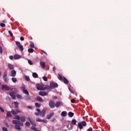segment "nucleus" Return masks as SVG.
Segmentation results:
<instances>
[{"instance_id":"nucleus-55","label":"nucleus","mask_w":131,"mask_h":131,"mask_svg":"<svg viewBox=\"0 0 131 131\" xmlns=\"http://www.w3.org/2000/svg\"><path fill=\"white\" fill-rule=\"evenodd\" d=\"M34 115H36V116H39V113H36L35 112L34 113Z\"/></svg>"},{"instance_id":"nucleus-25","label":"nucleus","mask_w":131,"mask_h":131,"mask_svg":"<svg viewBox=\"0 0 131 131\" xmlns=\"http://www.w3.org/2000/svg\"><path fill=\"white\" fill-rule=\"evenodd\" d=\"M32 76H33V77H34V78H38V75H37V73H33Z\"/></svg>"},{"instance_id":"nucleus-14","label":"nucleus","mask_w":131,"mask_h":131,"mask_svg":"<svg viewBox=\"0 0 131 131\" xmlns=\"http://www.w3.org/2000/svg\"><path fill=\"white\" fill-rule=\"evenodd\" d=\"M54 116V113H50L49 114L47 115V119H51Z\"/></svg>"},{"instance_id":"nucleus-44","label":"nucleus","mask_w":131,"mask_h":131,"mask_svg":"<svg viewBox=\"0 0 131 131\" xmlns=\"http://www.w3.org/2000/svg\"><path fill=\"white\" fill-rule=\"evenodd\" d=\"M43 80L44 81H48V78L46 76L43 77Z\"/></svg>"},{"instance_id":"nucleus-5","label":"nucleus","mask_w":131,"mask_h":131,"mask_svg":"<svg viewBox=\"0 0 131 131\" xmlns=\"http://www.w3.org/2000/svg\"><path fill=\"white\" fill-rule=\"evenodd\" d=\"M49 105L50 108H51L52 109H54V108H55V102L53 101H50L49 102Z\"/></svg>"},{"instance_id":"nucleus-30","label":"nucleus","mask_w":131,"mask_h":131,"mask_svg":"<svg viewBox=\"0 0 131 131\" xmlns=\"http://www.w3.org/2000/svg\"><path fill=\"white\" fill-rule=\"evenodd\" d=\"M30 97H29V95H28V96H26L25 97V100L26 101H29L30 100Z\"/></svg>"},{"instance_id":"nucleus-52","label":"nucleus","mask_w":131,"mask_h":131,"mask_svg":"<svg viewBox=\"0 0 131 131\" xmlns=\"http://www.w3.org/2000/svg\"><path fill=\"white\" fill-rule=\"evenodd\" d=\"M0 110H1V112H3V113L5 112V110H4V108L1 107V106H0Z\"/></svg>"},{"instance_id":"nucleus-15","label":"nucleus","mask_w":131,"mask_h":131,"mask_svg":"<svg viewBox=\"0 0 131 131\" xmlns=\"http://www.w3.org/2000/svg\"><path fill=\"white\" fill-rule=\"evenodd\" d=\"M13 58L15 60H18L19 59H21V55L15 54L14 55Z\"/></svg>"},{"instance_id":"nucleus-7","label":"nucleus","mask_w":131,"mask_h":131,"mask_svg":"<svg viewBox=\"0 0 131 131\" xmlns=\"http://www.w3.org/2000/svg\"><path fill=\"white\" fill-rule=\"evenodd\" d=\"M11 113H12L14 116H16L18 113H20V111L18 110H16V111L14 110H11Z\"/></svg>"},{"instance_id":"nucleus-62","label":"nucleus","mask_w":131,"mask_h":131,"mask_svg":"<svg viewBox=\"0 0 131 131\" xmlns=\"http://www.w3.org/2000/svg\"><path fill=\"white\" fill-rule=\"evenodd\" d=\"M56 120V118H53V119H52V120H51V121L52 122H54V121H55Z\"/></svg>"},{"instance_id":"nucleus-19","label":"nucleus","mask_w":131,"mask_h":131,"mask_svg":"<svg viewBox=\"0 0 131 131\" xmlns=\"http://www.w3.org/2000/svg\"><path fill=\"white\" fill-rule=\"evenodd\" d=\"M20 120L21 121V122H25V121H26V118H25V116H21L20 117Z\"/></svg>"},{"instance_id":"nucleus-35","label":"nucleus","mask_w":131,"mask_h":131,"mask_svg":"<svg viewBox=\"0 0 131 131\" xmlns=\"http://www.w3.org/2000/svg\"><path fill=\"white\" fill-rule=\"evenodd\" d=\"M35 106H36V107L37 108H40V104L39 103H37V102H36L35 103Z\"/></svg>"},{"instance_id":"nucleus-46","label":"nucleus","mask_w":131,"mask_h":131,"mask_svg":"<svg viewBox=\"0 0 131 131\" xmlns=\"http://www.w3.org/2000/svg\"><path fill=\"white\" fill-rule=\"evenodd\" d=\"M41 122H43L44 123H47L48 122V121H47L46 119L41 120Z\"/></svg>"},{"instance_id":"nucleus-22","label":"nucleus","mask_w":131,"mask_h":131,"mask_svg":"<svg viewBox=\"0 0 131 131\" xmlns=\"http://www.w3.org/2000/svg\"><path fill=\"white\" fill-rule=\"evenodd\" d=\"M6 117L9 118V117H12V114H11V112L9 111L6 113Z\"/></svg>"},{"instance_id":"nucleus-48","label":"nucleus","mask_w":131,"mask_h":131,"mask_svg":"<svg viewBox=\"0 0 131 131\" xmlns=\"http://www.w3.org/2000/svg\"><path fill=\"white\" fill-rule=\"evenodd\" d=\"M16 97H17L18 98V99H22V96L21 95L17 94L16 95Z\"/></svg>"},{"instance_id":"nucleus-41","label":"nucleus","mask_w":131,"mask_h":131,"mask_svg":"<svg viewBox=\"0 0 131 131\" xmlns=\"http://www.w3.org/2000/svg\"><path fill=\"white\" fill-rule=\"evenodd\" d=\"M26 126H30V123L29 122H26L25 123Z\"/></svg>"},{"instance_id":"nucleus-4","label":"nucleus","mask_w":131,"mask_h":131,"mask_svg":"<svg viewBox=\"0 0 131 131\" xmlns=\"http://www.w3.org/2000/svg\"><path fill=\"white\" fill-rule=\"evenodd\" d=\"M15 43L18 47V49L20 50V52H23L24 48H23V46L21 45V43L19 41H16Z\"/></svg>"},{"instance_id":"nucleus-58","label":"nucleus","mask_w":131,"mask_h":131,"mask_svg":"<svg viewBox=\"0 0 131 131\" xmlns=\"http://www.w3.org/2000/svg\"><path fill=\"white\" fill-rule=\"evenodd\" d=\"M20 40H21V41H23V40H24V37H20Z\"/></svg>"},{"instance_id":"nucleus-38","label":"nucleus","mask_w":131,"mask_h":131,"mask_svg":"<svg viewBox=\"0 0 131 131\" xmlns=\"http://www.w3.org/2000/svg\"><path fill=\"white\" fill-rule=\"evenodd\" d=\"M15 116L14 119H17V120H20V116Z\"/></svg>"},{"instance_id":"nucleus-6","label":"nucleus","mask_w":131,"mask_h":131,"mask_svg":"<svg viewBox=\"0 0 131 131\" xmlns=\"http://www.w3.org/2000/svg\"><path fill=\"white\" fill-rule=\"evenodd\" d=\"M2 90L3 91H10V87L8 85L3 84L2 85Z\"/></svg>"},{"instance_id":"nucleus-8","label":"nucleus","mask_w":131,"mask_h":131,"mask_svg":"<svg viewBox=\"0 0 131 131\" xmlns=\"http://www.w3.org/2000/svg\"><path fill=\"white\" fill-rule=\"evenodd\" d=\"M15 94H17V92H13L9 93V95L12 98V99H13L14 100L16 99V95H15Z\"/></svg>"},{"instance_id":"nucleus-37","label":"nucleus","mask_w":131,"mask_h":131,"mask_svg":"<svg viewBox=\"0 0 131 131\" xmlns=\"http://www.w3.org/2000/svg\"><path fill=\"white\" fill-rule=\"evenodd\" d=\"M14 105L15 106L16 108H18V105H19V103L18 102H14Z\"/></svg>"},{"instance_id":"nucleus-10","label":"nucleus","mask_w":131,"mask_h":131,"mask_svg":"<svg viewBox=\"0 0 131 131\" xmlns=\"http://www.w3.org/2000/svg\"><path fill=\"white\" fill-rule=\"evenodd\" d=\"M39 95L42 96V97H45V96H48V93L45 91H40L39 92Z\"/></svg>"},{"instance_id":"nucleus-40","label":"nucleus","mask_w":131,"mask_h":131,"mask_svg":"<svg viewBox=\"0 0 131 131\" xmlns=\"http://www.w3.org/2000/svg\"><path fill=\"white\" fill-rule=\"evenodd\" d=\"M25 79L27 81H29V80H30V78L28 76H25Z\"/></svg>"},{"instance_id":"nucleus-20","label":"nucleus","mask_w":131,"mask_h":131,"mask_svg":"<svg viewBox=\"0 0 131 131\" xmlns=\"http://www.w3.org/2000/svg\"><path fill=\"white\" fill-rule=\"evenodd\" d=\"M12 123L13 124L18 125L20 123V121L16 120H13Z\"/></svg>"},{"instance_id":"nucleus-50","label":"nucleus","mask_w":131,"mask_h":131,"mask_svg":"<svg viewBox=\"0 0 131 131\" xmlns=\"http://www.w3.org/2000/svg\"><path fill=\"white\" fill-rule=\"evenodd\" d=\"M8 33L9 34V35H10V36H13V33H12V32L11 31H8Z\"/></svg>"},{"instance_id":"nucleus-45","label":"nucleus","mask_w":131,"mask_h":131,"mask_svg":"<svg viewBox=\"0 0 131 131\" xmlns=\"http://www.w3.org/2000/svg\"><path fill=\"white\" fill-rule=\"evenodd\" d=\"M0 26L1 27H6V24H5L4 23H1V24H0Z\"/></svg>"},{"instance_id":"nucleus-59","label":"nucleus","mask_w":131,"mask_h":131,"mask_svg":"<svg viewBox=\"0 0 131 131\" xmlns=\"http://www.w3.org/2000/svg\"><path fill=\"white\" fill-rule=\"evenodd\" d=\"M19 125H20L21 126H24L23 123H22V122H19Z\"/></svg>"},{"instance_id":"nucleus-9","label":"nucleus","mask_w":131,"mask_h":131,"mask_svg":"<svg viewBox=\"0 0 131 131\" xmlns=\"http://www.w3.org/2000/svg\"><path fill=\"white\" fill-rule=\"evenodd\" d=\"M50 85L52 88H58V83L55 82H51Z\"/></svg>"},{"instance_id":"nucleus-64","label":"nucleus","mask_w":131,"mask_h":131,"mask_svg":"<svg viewBox=\"0 0 131 131\" xmlns=\"http://www.w3.org/2000/svg\"><path fill=\"white\" fill-rule=\"evenodd\" d=\"M27 108H28V109H32V107H31V106H28Z\"/></svg>"},{"instance_id":"nucleus-1","label":"nucleus","mask_w":131,"mask_h":131,"mask_svg":"<svg viewBox=\"0 0 131 131\" xmlns=\"http://www.w3.org/2000/svg\"><path fill=\"white\" fill-rule=\"evenodd\" d=\"M3 78L5 82H9V78H8V72L7 71L3 73Z\"/></svg>"},{"instance_id":"nucleus-31","label":"nucleus","mask_w":131,"mask_h":131,"mask_svg":"<svg viewBox=\"0 0 131 131\" xmlns=\"http://www.w3.org/2000/svg\"><path fill=\"white\" fill-rule=\"evenodd\" d=\"M34 50L32 48H30L28 50V53H30V54L33 53Z\"/></svg>"},{"instance_id":"nucleus-53","label":"nucleus","mask_w":131,"mask_h":131,"mask_svg":"<svg viewBox=\"0 0 131 131\" xmlns=\"http://www.w3.org/2000/svg\"><path fill=\"white\" fill-rule=\"evenodd\" d=\"M0 54H3V48L0 46Z\"/></svg>"},{"instance_id":"nucleus-11","label":"nucleus","mask_w":131,"mask_h":131,"mask_svg":"<svg viewBox=\"0 0 131 131\" xmlns=\"http://www.w3.org/2000/svg\"><path fill=\"white\" fill-rule=\"evenodd\" d=\"M28 119H29L30 122L31 123V124H32V125H33V126H36V124L34 122V121L33 120H31L30 117H29Z\"/></svg>"},{"instance_id":"nucleus-21","label":"nucleus","mask_w":131,"mask_h":131,"mask_svg":"<svg viewBox=\"0 0 131 131\" xmlns=\"http://www.w3.org/2000/svg\"><path fill=\"white\" fill-rule=\"evenodd\" d=\"M8 67L10 70H13L14 69V66L11 63H8Z\"/></svg>"},{"instance_id":"nucleus-61","label":"nucleus","mask_w":131,"mask_h":131,"mask_svg":"<svg viewBox=\"0 0 131 131\" xmlns=\"http://www.w3.org/2000/svg\"><path fill=\"white\" fill-rule=\"evenodd\" d=\"M5 124L6 126H7V127H9V124H8V123L6 122V123H5Z\"/></svg>"},{"instance_id":"nucleus-33","label":"nucleus","mask_w":131,"mask_h":131,"mask_svg":"<svg viewBox=\"0 0 131 131\" xmlns=\"http://www.w3.org/2000/svg\"><path fill=\"white\" fill-rule=\"evenodd\" d=\"M76 122L77 121H76V120L75 119H73L71 121V123L74 125H75V124H76Z\"/></svg>"},{"instance_id":"nucleus-47","label":"nucleus","mask_w":131,"mask_h":131,"mask_svg":"<svg viewBox=\"0 0 131 131\" xmlns=\"http://www.w3.org/2000/svg\"><path fill=\"white\" fill-rule=\"evenodd\" d=\"M28 63H29L30 65H33V63H32V61H31L30 60H28Z\"/></svg>"},{"instance_id":"nucleus-49","label":"nucleus","mask_w":131,"mask_h":131,"mask_svg":"<svg viewBox=\"0 0 131 131\" xmlns=\"http://www.w3.org/2000/svg\"><path fill=\"white\" fill-rule=\"evenodd\" d=\"M2 130H3V131H8V128H7L6 127H3Z\"/></svg>"},{"instance_id":"nucleus-63","label":"nucleus","mask_w":131,"mask_h":131,"mask_svg":"<svg viewBox=\"0 0 131 131\" xmlns=\"http://www.w3.org/2000/svg\"><path fill=\"white\" fill-rule=\"evenodd\" d=\"M88 131H93V129L92 128H90L88 129Z\"/></svg>"},{"instance_id":"nucleus-27","label":"nucleus","mask_w":131,"mask_h":131,"mask_svg":"<svg viewBox=\"0 0 131 131\" xmlns=\"http://www.w3.org/2000/svg\"><path fill=\"white\" fill-rule=\"evenodd\" d=\"M68 116H69V117H73V116H74V113L70 112L68 113Z\"/></svg>"},{"instance_id":"nucleus-43","label":"nucleus","mask_w":131,"mask_h":131,"mask_svg":"<svg viewBox=\"0 0 131 131\" xmlns=\"http://www.w3.org/2000/svg\"><path fill=\"white\" fill-rule=\"evenodd\" d=\"M36 121H37L38 122H41V119L39 118H37L36 119Z\"/></svg>"},{"instance_id":"nucleus-3","label":"nucleus","mask_w":131,"mask_h":131,"mask_svg":"<svg viewBox=\"0 0 131 131\" xmlns=\"http://www.w3.org/2000/svg\"><path fill=\"white\" fill-rule=\"evenodd\" d=\"M78 126L80 129H82V128H83V126H86V122L83 121L81 123H78Z\"/></svg>"},{"instance_id":"nucleus-26","label":"nucleus","mask_w":131,"mask_h":131,"mask_svg":"<svg viewBox=\"0 0 131 131\" xmlns=\"http://www.w3.org/2000/svg\"><path fill=\"white\" fill-rule=\"evenodd\" d=\"M67 115V112H66V111H63L61 113V115L63 117H65V116H66Z\"/></svg>"},{"instance_id":"nucleus-29","label":"nucleus","mask_w":131,"mask_h":131,"mask_svg":"<svg viewBox=\"0 0 131 131\" xmlns=\"http://www.w3.org/2000/svg\"><path fill=\"white\" fill-rule=\"evenodd\" d=\"M57 77H58V79H59V80H61V81L63 80V77L59 74H58Z\"/></svg>"},{"instance_id":"nucleus-34","label":"nucleus","mask_w":131,"mask_h":131,"mask_svg":"<svg viewBox=\"0 0 131 131\" xmlns=\"http://www.w3.org/2000/svg\"><path fill=\"white\" fill-rule=\"evenodd\" d=\"M30 48H34V43L32 41L30 42Z\"/></svg>"},{"instance_id":"nucleus-36","label":"nucleus","mask_w":131,"mask_h":131,"mask_svg":"<svg viewBox=\"0 0 131 131\" xmlns=\"http://www.w3.org/2000/svg\"><path fill=\"white\" fill-rule=\"evenodd\" d=\"M11 80L13 82H17V78H15V77H12L11 79Z\"/></svg>"},{"instance_id":"nucleus-51","label":"nucleus","mask_w":131,"mask_h":131,"mask_svg":"<svg viewBox=\"0 0 131 131\" xmlns=\"http://www.w3.org/2000/svg\"><path fill=\"white\" fill-rule=\"evenodd\" d=\"M71 103H75V99H72L71 100Z\"/></svg>"},{"instance_id":"nucleus-18","label":"nucleus","mask_w":131,"mask_h":131,"mask_svg":"<svg viewBox=\"0 0 131 131\" xmlns=\"http://www.w3.org/2000/svg\"><path fill=\"white\" fill-rule=\"evenodd\" d=\"M40 65L41 66L43 69H44V68H46V62L43 61H40Z\"/></svg>"},{"instance_id":"nucleus-32","label":"nucleus","mask_w":131,"mask_h":131,"mask_svg":"<svg viewBox=\"0 0 131 131\" xmlns=\"http://www.w3.org/2000/svg\"><path fill=\"white\" fill-rule=\"evenodd\" d=\"M23 93L24 94H26V95H27L28 96H29V93L28 92V91H27V90H23Z\"/></svg>"},{"instance_id":"nucleus-54","label":"nucleus","mask_w":131,"mask_h":131,"mask_svg":"<svg viewBox=\"0 0 131 131\" xmlns=\"http://www.w3.org/2000/svg\"><path fill=\"white\" fill-rule=\"evenodd\" d=\"M36 111L38 112V113H40L41 111H40V110L39 108H36Z\"/></svg>"},{"instance_id":"nucleus-17","label":"nucleus","mask_w":131,"mask_h":131,"mask_svg":"<svg viewBox=\"0 0 131 131\" xmlns=\"http://www.w3.org/2000/svg\"><path fill=\"white\" fill-rule=\"evenodd\" d=\"M63 82H64L65 84H68V83H69V81L65 77H63Z\"/></svg>"},{"instance_id":"nucleus-57","label":"nucleus","mask_w":131,"mask_h":131,"mask_svg":"<svg viewBox=\"0 0 131 131\" xmlns=\"http://www.w3.org/2000/svg\"><path fill=\"white\" fill-rule=\"evenodd\" d=\"M9 58L10 60H13V59H14V57L13 56H10Z\"/></svg>"},{"instance_id":"nucleus-60","label":"nucleus","mask_w":131,"mask_h":131,"mask_svg":"<svg viewBox=\"0 0 131 131\" xmlns=\"http://www.w3.org/2000/svg\"><path fill=\"white\" fill-rule=\"evenodd\" d=\"M52 70H53V71H54L55 72L56 71V67H53Z\"/></svg>"},{"instance_id":"nucleus-16","label":"nucleus","mask_w":131,"mask_h":131,"mask_svg":"<svg viewBox=\"0 0 131 131\" xmlns=\"http://www.w3.org/2000/svg\"><path fill=\"white\" fill-rule=\"evenodd\" d=\"M16 71L15 70L11 71V76H12V77H15V76H16Z\"/></svg>"},{"instance_id":"nucleus-2","label":"nucleus","mask_w":131,"mask_h":131,"mask_svg":"<svg viewBox=\"0 0 131 131\" xmlns=\"http://www.w3.org/2000/svg\"><path fill=\"white\" fill-rule=\"evenodd\" d=\"M36 86L38 91H46V88H45V85L36 84Z\"/></svg>"},{"instance_id":"nucleus-42","label":"nucleus","mask_w":131,"mask_h":131,"mask_svg":"<svg viewBox=\"0 0 131 131\" xmlns=\"http://www.w3.org/2000/svg\"><path fill=\"white\" fill-rule=\"evenodd\" d=\"M45 90H51V89H52V88H51V86H46L45 87Z\"/></svg>"},{"instance_id":"nucleus-23","label":"nucleus","mask_w":131,"mask_h":131,"mask_svg":"<svg viewBox=\"0 0 131 131\" xmlns=\"http://www.w3.org/2000/svg\"><path fill=\"white\" fill-rule=\"evenodd\" d=\"M60 105H61V101H57L55 103V107H56V108H58V107H60Z\"/></svg>"},{"instance_id":"nucleus-13","label":"nucleus","mask_w":131,"mask_h":131,"mask_svg":"<svg viewBox=\"0 0 131 131\" xmlns=\"http://www.w3.org/2000/svg\"><path fill=\"white\" fill-rule=\"evenodd\" d=\"M37 101H38L39 102H40L41 103H43L45 102V100L42 99V98L40 97V96H37L36 98Z\"/></svg>"},{"instance_id":"nucleus-56","label":"nucleus","mask_w":131,"mask_h":131,"mask_svg":"<svg viewBox=\"0 0 131 131\" xmlns=\"http://www.w3.org/2000/svg\"><path fill=\"white\" fill-rule=\"evenodd\" d=\"M69 90L70 91V92L72 93V94H74V91H73L72 90H71L70 89V88H69Z\"/></svg>"},{"instance_id":"nucleus-28","label":"nucleus","mask_w":131,"mask_h":131,"mask_svg":"<svg viewBox=\"0 0 131 131\" xmlns=\"http://www.w3.org/2000/svg\"><path fill=\"white\" fill-rule=\"evenodd\" d=\"M9 90H10L11 92H12V93H14V92H15V93L18 92L17 89L16 88H14V89L10 88Z\"/></svg>"},{"instance_id":"nucleus-39","label":"nucleus","mask_w":131,"mask_h":131,"mask_svg":"<svg viewBox=\"0 0 131 131\" xmlns=\"http://www.w3.org/2000/svg\"><path fill=\"white\" fill-rule=\"evenodd\" d=\"M31 128L33 130H34V131H36L37 129V127H36L35 126H32L31 127Z\"/></svg>"},{"instance_id":"nucleus-24","label":"nucleus","mask_w":131,"mask_h":131,"mask_svg":"<svg viewBox=\"0 0 131 131\" xmlns=\"http://www.w3.org/2000/svg\"><path fill=\"white\" fill-rule=\"evenodd\" d=\"M14 128L15 129H17L18 130H21V127L19 125H15Z\"/></svg>"},{"instance_id":"nucleus-12","label":"nucleus","mask_w":131,"mask_h":131,"mask_svg":"<svg viewBox=\"0 0 131 131\" xmlns=\"http://www.w3.org/2000/svg\"><path fill=\"white\" fill-rule=\"evenodd\" d=\"M46 115V110H43L40 113V116L41 117H44Z\"/></svg>"}]
</instances>
